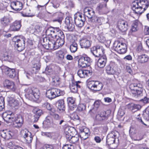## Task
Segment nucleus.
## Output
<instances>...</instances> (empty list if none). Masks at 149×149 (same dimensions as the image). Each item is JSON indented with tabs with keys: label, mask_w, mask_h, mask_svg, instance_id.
Instances as JSON below:
<instances>
[{
	"label": "nucleus",
	"mask_w": 149,
	"mask_h": 149,
	"mask_svg": "<svg viewBox=\"0 0 149 149\" xmlns=\"http://www.w3.org/2000/svg\"><path fill=\"white\" fill-rule=\"evenodd\" d=\"M10 6L14 10L17 11H19L22 8L23 5L22 2L16 1L11 2Z\"/></svg>",
	"instance_id": "13"
},
{
	"label": "nucleus",
	"mask_w": 149,
	"mask_h": 149,
	"mask_svg": "<svg viewBox=\"0 0 149 149\" xmlns=\"http://www.w3.org/2000/svg\"><path fill=\"white\" fill-rule=\"evenodd\" d=\"M31 133L26 129L22 130L20 132V134L24 138L26 137L28 135H30Z\"/></svg>",
	"instance_id": "42"
},
{
	"label": "nucleus",
	"mask_w": 149,
	"mask_h": 149,
	"mask_svg": "<svg viewBox=\"0 0 149 149\" xmlns=\"http://www.w3.org/2000/svg\"><path fill=\"white\" fill-rule=\"evenodd\" d=\"M144 49L141 45H139L136 48V52L142 54L144 52Z\"/></svg>",
	"instance_id": "55"
},
{
	"label": "nucleus",
	"mask_w": 149,
	"mask_h": 149,
	"mask_svg": "<svg viewBox=\"0 0 149 149\" xmlns=\"http://www.w3.org/2000/svg\"><path fill=\"white\" fill-rule=\"evenodd\" d=\"M85 19L84 15L80 13H77L74 15V21L77 26L81 28L84 26Z\"/></svg>",
	"instance_id": "8"
},
{
	"label": "nucleus",
	"mask_w": 149,
	"mask_h": 149,
	"mask_svg": "<svg viewBox=\"0 0 149 149\" xmlns=\"http://www.w3.org/2000/svg\"><path fill=\"white\" fill-rule=\"evenodd\" d=\"M106 68L107 73L108 74L113 75L116 72L115 68L111 64L107 66Z\"/></svg>",
	"instance_id": "28"
},
{
	"label": "nucleus",
	"mask_w": 149,
	"mask_h": 149,
	"mask_svg": "<svg viewBox=\"0 0 149 149\" xmlns=\"http://www.w3.org/2000/svg\"><path fill=\"white\" fill-rule=\"evenodd\" d=\"M79 81L72 82L70 86V88L71 91L73 93H76L78 88H80V86L78 84V83H80Z\"/></svg>",
	"instance_id": "21"
},
{
	"label": "nucleus",
	"mask_w": 149,
	"mask_h": 149,
	"mask_svg": "<svg viewBox=\"0 0 149 149\" xmlns=\"http://www.w3.org/2000/svg\"><path fill=\"white\" fill-rule=\"evenodd\" d=\"M11 19L6 17H4L1 19V26L4 28L8 26L9 24L11 22Z\"/></svg>",
	"instance_id": "24"
},
{
	"label": "nucleus",
	"mask_w": 149,
	"mask_h": 149,
	"mask_svg": "<svg viewBox=\"0 0 149 149\" xmlns=\"http://www.w3.org/2000/svg\"><path fill=\"white\" fill-rule=\"evenodd\" d=\"M142 84L140 82L134 83L131 84L130 88L131 89V92L135 97L141 96L142 95V92L141 89L143 88Z\"/></svg>",
	"instance_id": "3"
},
{
	"label": "nucleus",
	"mask_w": 149,
	"mask_h": 149,
	"mask_svg": "<svg viewBox=\"0 0 149 149\" xmlns=\"http://www.w3.org/2000/svg\"><path fill=\"white\" fill-rule=\"evenodd\" d=\"M50 114V115L54 119L55 121H56V122L58 121L61 119V116H59V115L57 114L53 113H51Z\"/></svg>",
	"instance_id": "45"
},
{
	"label": "nucleus",
	"mask_w": 149,
	"mask_h": 149,
	"mask_svg": "<svg viewBox=\"0 0 149 149\" xmlns=\"http://www.w3.org/2000/svg\"><path fill=\"white\" fill-rule=\"evenodd\" d=\"M90 41L86 38L82 39L80 41V45L81 48L87 49L91 46Z\"/></svg>",
	"instance_id": "22"
},
{
	"label": "nucleus",
	"mask_w": 149,
	"mask_h": 149,
	"mask_svg": "<svg viewBox=\"0 0 149 149\" xmlns=\"http://www.w3.org/2000/svg\"><path fill=\"white\" fill-rule=\"evenodd\" d=\"M99 36L98 37V40L101 42H104L106 41L105 38L102 35H100L98 34Z\"/></svg>",
	"instance_id": "59"
},
{
	"label": "nucleus",
	"mask_w": 149,
	"mask_h": 149,
	"mask_svg": "<svg viewBox=\"0 0 149 149\" xmlns=\"http://www.w3.org/2000/svg\"><path fill=\"white\" fill-rule=\"evenodd\" d=\"M3 56L5 58V60L8 61L9 62H12L13 60L14 55L10 53L6 52L3 54Z\"/></svg>",
	"instance_id": "30"
},
{
	"label": "nucleus",
	"mask_w": 149,
	"mask_h": 149,
	"mask_svg": "<svg viewBox=\"0 0 149 149\" xmlns=\"http://www.w3.org/2000/svg\"><path fill=\"white\" fill-rule=\"evenodd\" d=\"M79 133L81 138L83 140H85L88 138L90 134V133H84V132Z\"/></svg>",
	"instance_id": "46"
},
{
	"label": "nucleus",
	"mask_w": 149,
	"mask_h": 149,
	"mask_svg": "<svg viewBox=\"0 0 149 149\" xmlns=\"http://www.w3.org/2000/svg\"><path fill=\"white\" fill-rule=\"evenodd\" d=\"M91 52L92 53L95 57H98L97 55V53L96 46H94L91 49Z\"/></svg>",
	"instance_id": "50"
},
{
	"label": "nucleus",
	"mask_w": 149,
	"mask_h": 149,
	"mask_svg": "<svg viewBox=\"0 0 149 149\" xmlns=\"http://www.w3.org/2000/svg\"><path fill=\"white\" fill-rule=\"evenodd\" d=\"M42 106L44 107H46L49 110H50L52 108L50 104L47 102H45Z\"/></svg>",
	"instance_id": "60"
},
{
	"label": "nucleus",
	"mask_w": 149,
	"mask_h": 149,
	"mask_svg": "<svg viewBox=\"0 0 149 149\" xmlns=\"http://www.w3.org/2000/svg\"><path fill=\"white\" fill-rule=\"evenodd\" d=\"M113 48L115 51L119 54H123L127 52V46L125 43L116 41L113 43Z\"/></svg>",
	"instance_id": "6"
},
{
	"label": "nucleus",
	"mask_w": 149,
	"mask_h": 149,
	"mask_svg": "<svg viewBox=\"0 0 149 149\" xmlns=\"http://www.w3.org/2000/svg\"><path fill=\"white\" fill-rule=\"evenodd\" d=\"M143 116L145 119L146 120H148L149 119V111L148 110L143 111Z\"/></svg>",
	"instance_id": "52"
},
{
	"label": "nucleus",
	"mask_w": 149,
	"mask_h": 149,
	"mask_svg": "<svg viewBox=\"0 0 149 149\" xmlns=\"http://www.w3.org/2000/svg\"><path fill=\"white\" fill-rule=\"evenodd\" d=\"M141 108V106L140 105L134 104L133 110H134V111H137L140 110Z\"/></svg>",
	"instance_id": "61"
},
{
	"label": "nucleus",
	"mask_w": 149,
	"mask_h": 149,
	"mask_svg": "<svg viewBox=\"0 0 149 149\" xmlns=\"http://www.w3.org/2000/svg\"><path fill=\"white\" fill-rule=\"evenodd\" d=\"M4 72L5 74L10 78L13 79L18 77V74L14 69L5 67L4 69Z\"/></svg>",
	"instance_id": "9"
},
{
	"label": "nucleus",
	"mask_w": 149,
	"mask_h": 149,
	"mask_svg": "<svg viewBox=\"0 0 149 149\" xmlns=\"http://www.w3.org/2000/svg\"><path fill=\"white\" fill-rule=\"evenodd\" d=\"M60 78L58 76H56L52 78V83L53 85L56 86L59 85L60 83Z\"/></svg>",
	"instance_id": "35"
},
{
	"label": "nucleus",
	"mask_w": 149,
	"mask_h": 149,
	"mask_svg": "<svg viewBox=\"0 0 149 149\" xmlns=\"http://www.w3.org/2000/svg\"><path fill=\"white\" fill-rule=\"evenodd\" d=\"M23 12L24 13V16L27 17L31 16V15H30V11L29 9H26L24 10Z\"/></svg>",
	"instance_id": "63"
},
{
	"label": "nucleus",
	"mask_w": 149,
	"mask_h": 149,
	"mask_svg": "<svg viewBox=\"0 0 149 149\" xmlns=\"http://www.w3.org/2000/svg\"><path fill=\"white\" fill-rule=\"evenodd\" d=\"M66 52L63 50H59L56 53V55L58 60L62 61L64 58Z\"/></svg>",
	"instance_id": "31"
},
{
	"label": "nucleus",
	"mask_w": 149,
	"mask_h": 149,
	"mask_svg": "<svg viewBox=\"0 0 149 149\" xmlns=\"http://www.w3.org/2000/svg\"><path fill=\"white\" fill-rule=\"evenodd\" d=\"M132 8L135 13L137 14V15H141L145 10V8L143 9L142 8V7L139 5L136 2H134L133 3Z\"/></svg>",
	"instance_id": "12"
},
{
	"label": "nucleus",
	"mask_w": 149,
	"mask_h": 149,
	"mask_svg": "<svg viewBox=\"0 0 149 149\" xmlns=\"http://www.w3.org/2000/svg\"><path fill=\"white\" fill-rule=\"evenodd\" d=\"M67 101L70 109L73 111L74 109L75 108L77 107L74 98L72 97H68L67 98Z\"/></svg>",
	"instance_id": "19"
},
{
	"label": "nucleus",
	"mask_w": 149,
	"mask_h": 149,
	"mask_svg": "<svg viewBox=\"0 0 149 149\" xmlns=\"http://www.w3.org/2000/svg\"><path fill=\"white\" fill-rule=\"evenodd\" d=\"M77 109L79 111H84L86 109V105L84 104H80L78 106Z\"/></svg>",
	"instance_id": "53"
},
{
	"label": "nucleus",
	"mask_w": 149,
	"mask_h": 149,
	"mask_svg": "<svg viewBox=\"0 0 149 149\" xmlns=\"http://www.w3.org/2000/svg\"><path fill=\"white\" fill-rule=\"evenodd\" d=\"M149 59V57L145 54L139 55L138 60L139 62L141 64H144L147 63Z\"/></svg>",
	"instance_id": "20"
},
{
	"label": "nucleus",
	"mask_w": 149,
	"mask_h": 149,
	"mask_svg": "<svg viewBox=\"0 0 149 149\" xmlns=\"http://www.w3.org/2000/svg\"><path fill=\"white\" fill-rule=\"evenodd\" d=\"M56 14L58 15V17L54 19L53 21L54 22H58L60 24L63 19V15L61 13H56Z\"/></svg>",
	"instance_id": "39"
},
{
	"label": "nucleus",
	"mask_w": 149,
	"mask_h": 149,
	"mask_svg": "<svg viewBox=\"0 0 149 149\" xmlns=\"http://www.w3.org/2000/svg\"><path fill=\"white\" fill-rule=\"evenodd\" d=\"M79 140V136L77 135L75 136H72L70 142V143L75 144L78 143Z\"/></svg>",
	"instance_id": "44"
},
{
	"label": "nucleus",
	"mask_w": 149,
	"mask_h": 149,
	"mask_svg": "<svg viewBox=\"0 0 149 149\" xmlns=\"http://www.w3.org/2000/svg\"><path fill=\"white\" fill-rule=\"evenodd\" d=\"M71 17H67L65 19V23L68 30L70 31H73L74 29V25L71 22Z\"/></svg>",
	"instance_id": "18"
},
{
	"label": "nucleus",
	"mask_w": 149,
	"mask_h": 149,
	"mask_svg": "<svg viewBox=\"0 0 149 149\" xmlns=\"http://www.w3.org/2000/svg\"><path fill=\"white\" fill-rule=\"evenodd\" d=\"M140 114H139L136 117V121L137 123L147 126V125L145 124L142 120L141 117L140 116Z\"/></svg>",
	"instance_id": "48"
},
{
	"label": "nucleus",
	"mask_w": 149,
	"mask_h": 149,
	"mask_svg": "<svg viewBox=\"0 0 149 149\" xmlns=\"http://www.w3.org/2000/svg\"><path fill=\"white\" fill-rule=\"evenodd\" d=\"M103 85L102 83L99 81H95V91H98L103 88Z\"/></svg>",
	"instance_id": "33"
},
{
	"label": "nucleus",
	"mask_w": 149,
	"mask_h": 149,
	"mask_svg": "<svg viewBox=\"0 0 149 149\" xmlns=\"http://www.w3.org/2000/svg\"><path fill=\"white\" fill-rule=\"evenodd\" d=\"M21 22L20 21H16L10 26L9 30L11 31H17L21 27Z\"/></svg>",
	"instance_id": "16"
},
{
	"label": "nucleus",
	"mask_w": 149,
	"mask_h": 149,
	"mask_svg": "<svg viewBox=\"0 0 149 149\" xmlns=\"http://www.w3.org/2000/svg\"><path fill=\"white\" fill-rule=\"evenodd\" d=\"M118 134V132L116 131H112L109 133L107 136V144L109 146L113 145L114 147V148L116 147L119 143Z\"/></svg>",
	"instance_id": "2"
},
{
	"label": "nucleus",
	"mask_w": 149,
	"mask_h": 149,
	"mask_svg": "<svg viewBox=\"0 0 149 149\" xmlns=\"http://www.w3.org/2000/svg\"><path fill=\"white\" fill-rule=\"evenodd\" d=\"M96 49L97 50V55H98V57L103 54L104 51V49L103 47L102 46H100L99 45H97L96 46Z\"/></svg>",
	"instance_id": "43"
},
{
	"label": "nucleus",
	"mask_w": 149,
	"mask_h": 149,
	"mask_svg": "<svg viewBox=\"0 0 149 149\" xmlns=\"http://www.w3.org/2000/svg\"><path fill=\"white\" fill-rule=\"evenodd\" d=\"M57 34V37H58V38L61 39H65V36L63 32L59 28V30L58 31Z\"/></svg>",
	"instance_id": "47"
},
{
	"label": "nucleus",
	"mask_w": 149,
	"mask_h": 149,
	"mask_svg": "<svg viewBox=\"0 0 149 149\" xmlns=\"http://www.w3.org/2000/svg\"><path fill=\"white\" fill-rule=\"evenodd\" d=\"M26 38L23 36L14 37L13 39L15 43V46L17 50L19 52L23 50L25 48Z\"/></svg>",
	"instance_id": "4"
},
{
	"label": "nucleus",
	"mask_w": 149,
	"mask_h": 149,
	"mask_svg": "<svg viewBox=\"0 0 149 149\" xmlns=\"http://www.w3.org/2000/svg\"><path fill=\"white\" fill-rule=\"evenodd\" d=\"M3 116L5 120H13V117L12 115V113L11 114H8L6 113H4L3 115Z\"/></svg>",
	"instance_id": "38"
},
{
	"label": "nucleus",
	"mask_w": 149,
	"mask_h": 149,
	"mask_svg": "<svg viewBox=\"0 0 149 149\" xmlns=\"http://www.w3.org/2000/svg\"><path fill=\"white\" fill-rule=\"evenodd\" d=\"M118 26L119 29L123 31H125L128 28L127 22L123 20H119L118 22Z\"/></svg>",
	"instance_id": "17"
},
{
	"label": "nucleus",
	"mask_w": 149,
	"mask_h": 149,
	"mask_svg": "<svg viewBox=\"0 0 149 149\" xmlns=\"http://www.w3.org/2000/svg\"><path fill=\"white\" fill-rule=\"evenodd\" d=\"M71 118L74 120H79L80 121V118L78 115L75 113H73L71 116Z\"/></svg>",
	"instance_id": "56"
},
{
	"label": "nucleus",
	"mask_w": 149,
	"mask_h": 149,
	"mask_svg": "<svg viewBox=\"0 0 149 149\" xmlns=\"http://www.w3.org/2000/svg\"><path fill=\"white\" fill-rule=\"evenodd\" d=\"M57 39L55 41V49H57L60 47L62 46L64 43L65 39H61L57 38Z\"/></svg>",
	"instance_id": "32"
},
{
	"label": "nucleus",
	"mask_w": 149,
	"mask_h": 149,
	"mask_svg": "<svg viewBox=\"0 0 149 149\" xmlns=\"http://www.w3.org/2000/svg\"><path fill=\"white\" fill-rule=\"evenodd\" d=\"M24 138L25 139V142L26 143L29 144L31 143L32 140L31 133L30 134V135H28L26 137Z\"/></svg>",
	"instance_id": "51"
},
{
	"label": "nucleus",
	"mask_w": 149,
	"mask_h": 149,
	"mask_svg": "<svg viewBox=\"0 0 149 149\" xmlns=\"http://www.w3.org/2000/svg\"><path fill=\"white\" fill-rule=\"evenodd\" d=\"M64 93V91L58 88H52L47 91L46 95L47 97L52 100L57 97L63 95Z\"/></svg>",
	"instance_id": "5"
},
{
	"label": "nucleus",
	"mask_w": 149,
	"mask_h": 149,
	"mask_svg": "<svg viewBox=\"0 0 149 149\" xmlns=\"http://www.w3.org/2000/svg\"><path fill=\"white\" fill-rule=\"evenodd\" d=\"M52 38L49 39L44 35L41 37L39 41L38 47L41 51V49L43 47L47 49H55V40Z\"/></svg>",
	"instance_id": "1"
},
{
	"label": "nucleus",
	"mask_w": 149,
	"mask_h": 149,
	"mask_svg": "<svg viewBox=\"0 0 149 149\" xmlns=\"http://www.w3.org/2000/svg\"><path fill=\"white\" fill-rule=\"evenodd\" d=\"M84 14L89 19V20L95 16V11L91 8L86 7L84 8Z\"/></svg>",
	"instance_id": "14"
},
{
	"label": "nucleus",
	"mask_w": 149,
	"mask_h": 149,
	"mask_svg": "<svg viewBox=\"0 0 149 149\" xmlns=\"http://www.w3.org/2000/svg\"><path fill=\"white\" fill-rule=\"evenodd\" d=\"M58 108L59 110L64 111L65 109L64 101L63 100H59L58 101Z\"/></svg>",
	"instance_id": "34"
},
{
	"label": "nucleus",
	"mask_w": 149,
	"mask_h": 149,
	"mask_svg": "<svg viewBox=\"0 0 149 149\" xmlns=\"http://www.w3.org/2000/svg\"><path fill=\"white\" fill-rule=\"evenodd\" d=\"M136 3L142 7L143 9H144L145 8V10L149 6V1L148 0H139L137 1Z\"/></svg>",
	"instance_id": "26"
},
{
	"label": "nucleus",
	"mask_w": 149,
	"mask_h": 149,
	"mask_svg": "<svg viewBox=\"0 0 149 149\" xmlns=\"http://www.w3.org/2000/svg\"><path fill=\"white\" fill-rule=\"evenodd\" d=\"M16 145L12 142H9L8 144V147L11 149H14Z\"/></svg>",
	"instance_id": "64"
},
{
	"label": "nucleus",
	"mask_w": 149,
	"mask_h": 149,
	"mask_svg": "<svg viewBox=\"0 0 149 149\" xmlns=\"http://www.w3.org/2000/svg\"><path fill=\"white\" fill-rule=\"evenodd\" d=\"M53 133L52 132L50 133L43 132H41V134L42 136H45L50 138L52 137V136L53 135Z\"/></svg>",
	"instance_id": "57"
},
{
	"label": "nucleus",
	"mask_w": 149,
	"mask_h": 149,
	"mask_svg": "<svg viewBox=\"0 0 149 149\" xmlns=\"http://www.w3.org/2000/svg\"><path fill=\"white\" fill-rule=\"evenodd\" d=\"M59 30L58 27H52L48 28L46 31L45 33L47 35L51 36L52 38L55 37L57 38V34Z\"/></svg>",
	"instance_id": "10"
},
{
	"label": "nucleus",
	"mask_w": 149,
	"mask_h": 149,
	"mask_svg": "<svg viewBox=\"0 0 149 149\" xmlns=\"http://www.w3.org/2000/svg\"><path fill=\"white\" fill-rule=\"evenodd\" d=\"M78 75L81 78H85L89 76L92 74L91 71L84 69H80L78 70Z\"/></svg>",
	"instance_id": "15"
},
{
	"label": "nucleus",
	"mask_w": 149,
	"mask_h": 149,
	"mask_svg": "<svg viewBox=\"0 0 149 149\" xmlns=\"http://www.w3.org/2000/svg\"><path fill=\"white\" fill-rule=\"evenodd\" d=\"M78 49L77 44L75 42L72 43L70 45V49L72 52L74 53L76 52Z\"/></svg>",
	"instance_id": "40"
},
{
	"label": "nucleus",
	"mask_w": 149,
	"mask_h": 149,
	"mask_svg": "<svg viewBox=\"0 0 149 149\" xmlns=\"http://www.w3.org/2000/svg\"><path fill=\"white\" fill-rule=\"evenodd\" d=\"M111 111L108 110L106 111H102L100 113L104 120L107 119Z\"/></svg>",
	"instance_id": "36"
},
{
	"label": "nucleus",
	"mask_w": 149,
	"mask_h": 149,
	"mask_svg": "<svg viewBox=\"0 0 149 149\" xmlns=\"http://www.w3.org/2000/svg\"><path fill=\"white\" fill-rule=\"evenodd\" d=\"M87 86L90 89L95 91V81H93L88 82Z\"/></svg>",
	"instance_id": "37"
},
{
	"label": "nucleus",
	"mask_w": 149,
	"mask_h": 149,
	"mask_svg": "<svg viewBox=\"0 0 149 149\" xmlns=\"http://www.w3.org/2000/svg\"><path fill=\"white\" fill-rule=\"evenodd\" d=\"M92 60L87 56L81 57L78 60V65L82 68H86L90 65Z\"/></svg>",
	"instance_id": "7"
},
{
	"label": "nucleus",
	"mask_w": 149,
	"mask_h": 149,
	"mask_svg": "<svg viewBox=\"0 0 149 149\" xmlns=\"http://www.w3.org/2000/svg\"><path fill=\"white\" fill-rule=\"evenodd\" d=\"M4 87L12 91H14L16 87L14 83L12 81L8 79L5 80L3 82Z\"/></svg>",
	"instance_id": "11"
},
{
	"label": "nucleus",
	"mask_w": 149,
	"mask_h": 149,
	"mask_svg": "<svg viewBox=\"0 0 149 149\" xmlns=\"http://www.w3.org/2000/svg\"><path fill=\"white\" fill-rule=\"evenodd\" d=\"M107 62V58L106 57H101L97 62V65L100 68H103L105 66Z\"/></svg>",
	"instance_id": "23"
},
{
	"label": "nucleus",
	"mask_w": 149,
	"mask_h": 149,
	"mask_svg": "<svg viewBox=\"0 0 149 149\" xmlns=\"http://www.w3.org/2000/svg\"><path fill=\"white\" fill-rule=\"evenodd\" d=\"M79 133L84 132V133H90L89 129L84 127H80L79 128Z\"/></svg>",
	"instance_id": "49"
},
{
	"label": "nucleus",
	"mask_w": 149,
	"mask_h": 149,
	"mask_svg": "<svg viewBox=\"0 0 149 149\" xmlns=\"http://www.w3.org/2000/svg\"><path fill=\"white\" fill-rule=\"evenodd\" d=\"M140 102L144 104L148 103H149V98L146 97H145L140 100Z\"/></svg>",
	"instance_id": "62"
},
{
	"label": "nucleus",
	"mask_w": 149,
	"mask_h": 149,
	"mask_svg": "<svg viewBox=\"0 0 149 149\" xmlns=\"http://www.w3.org/2000/svg\"><path fill=\"white\" fill-rule=\"evenodd\" d=\"M23 123V119L21 116H19L13 123L15 127H21Z\"/></svg>",
	"instance_id": "27"
},
{
	"label": "nucleus",
	"mask_w": 149,
	"mask_h": 149,
	"mask_svg": "<svg viewBox=\"0 0 149 149\" xmlns=\"http://www.w3.org/2000/svg\"><path fill=\"white\" fill-rule=\"evenodd\" d=\"M72 130H74L72 127H66L65 130V133L71 134L73 132L72 131Z\"/></svg>",
	"instance_id": "58"
},
{
	"label": "nucleus",
	"mask_w": 149,
	"mask_h": 149,
	"mask_svg": "<svg viewBox=\"0 0 149 149\" xmlns=\"http://www.w3.org/2000/svg\"><path fill=\"white\" fill-rule=\"evenodd\" d=\"M103 20V19L102 17H98L95 15L90 20H89V21L91 23H97L98 25H100L102 24Z\"/></svg>",
	"instance_id": "25"
},
{
	"label": "nucleus",
	"mask_w": 149,
	"mask_h": 149,
	"mask_svg": "<svg viewBox=\"0 0 149 149\" xmlns=\"http://www.w3.org/2000/svg\"><path fill=\"white\" fill-rule=\"evenodd\" d=\"M139 22L137 20L135 21L132 24L131 30L133 32H135L137 31L139 28L138 25Z\"/></svg>",
	"instance_id": "41"
},
{
	"label": "nucleus",
	"mask_w": 149,
	"mask_h": 149,
	"mask_svg": "<svg viewBox=\"0 0 149 149\" xmlns=\"http://www.w3.org/2000/svg\"><path fill=\"white\" fill-rule=\"evenodd\" d=\"M0 134L3 139H8L11 137L10 132L7 130H3L0 131Z\"/></svg>",
	"instance_id": "29"
},
{
	"label": "nucleus",
	"mask_w": 149,
	"mask_h": 149,
	"mask_svg": "<svg viewBox=\"0 0 149 149\" xmlns=\"http://www.w3.org/2000/svg\"><path fill=\"white\" fill-rule=\"evenodd\" d=\"M97 111L98 110L93 108L90 110L88 113L91 116H94L97 112Z\"/></svg>",
	"instance_id": "54"
}]
</instances>
